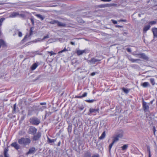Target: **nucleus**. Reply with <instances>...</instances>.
<instances>
[{
    "mask_svg": "<svg viewBox=\"0 0 157 157\" xmlns=\"http://www.w3.org/2000/svg\"><path fill=\"white\" fill-rule=\"evenodd\" d=\"M18 142L20 144L26 146L30 143L31 140L29 138L22 137L18 140Z\"/></svg>",
    "mask_w": 157,
    "mask_h": 157,
    "instance_id": "nucleus-1",
    "label": "nucleus"
},
{
    "mask_svg": "<svg viewBox=\"0 0 157 157\" xmlns=\"http://www.w3.org/2000/svg\"><path fill=\"white\" fill-rule=\"evenodd\" d=\"M29 122L33 125H38L40 123L39 119L35 117H32L30 118Z\"/></svg>",
    "mask_w": 157,
    "mask_h": 157,
    "instance_id": "nucleus-2",
    "label": "nucleus"
},
{
    "mask_svg": "<svg viewBox=\"0 0 157 157\" xmlns=\"http://www.w3.org/2000/svg\"><path fill=\"white\" fill-rule=\"evenodd\" d=\"M37 129L35 127L31 126L29 127L28 131V133L29 134H31L33 135L35 134L37 131Z\"/></svg>",
    "mask_w": 157,
    "mask_h": 157,
    "instance_id": "nucleus-3",
    "label": "nucleus"
},
{
    "mask_svg": "<svg viewBox=\"0 0 157 157\" xmlns=\"http://www.w3.org/2000/svg\"><path fill=\"white\" fill-rule=\"evenodd\" d=\"M34 29V28L33 27H31L30 29L29 32L27 33L23 39H25L26 38H29V37L33 34V30Z\"/></svg>",
    "mask_w": 157,
    "mask_h": 157,
    "instance_id": "nucleus-4",
    "label": "nucleus"
},
{
    "mask_svg": "<svg viewBox=\"0 0 157 157\" xmlns=\"http://www.w3.org/2000/svg\"><path fill=\"white\" fill-rule=\"evenodd\" d=\"M89 51L87 49H85L84 50H77L76 53L78 56H80L83 54V53H88Z\"/></svg>",
    "mask_w": 157,
    "mask_h": 157,
    "instance_id": "nucleus-5",
    "label": "nucleus"
},
{
    "mask_svg": "<svg viewBox=\"0 0 157 157\" xmlns=\"http://www.w3.org/2000/svg\"><path fill=\"white\" fill-rule=\"evenodd\" d=\"M101 59H96L95 58H92L90 60L87 61L88 63L90 64H94L95 63L100 61Z\"/></svg>",
    "mask_w": 157,
    "mask_h": 157,
    "instance_id": "nucleus-6",
    "label": "nucleus"
},
{
    "mask_svg": "<svg viewBox=\"0 0 157 157\" xmlns=\"http://www.w3.org/2000/svg\"><path fill=\"white\" fill-rule=\"evenodd\" d=\"M99 108H98L96 109L90 108L89 109V111L88 113V115H90V113H99Z\"/></svg>",
    "mask_w": 157,
    "mask_h": 157,
    "instance_id": "nucleus-7",
    "label": "nucleus"
},
{
    "mask_svg": "<svg viewBox=\"0 0 157 157\" xmlns=\"http://www.w3.org/2000/svg\"><path fill=\"white\" fill-rule=\"evenodd\" d=\"M17 35L19 37H21L22 36V32L20 31L18 29H16L13 34V36H15Z\"/></svg>",
    "mask_w": 157,
    "mask_h": 157,
    "instance_id": "nucleus-8",
    "label": "nucleus"
},
{
    "mask_svg": "<svg viewBox=\"0 0 157 157\" xmlns=\"http://www.w3.org/2000/svg\"><path fill=\"white\" fill-rule=\"evenodd\" d=\"M41 133L40 132H38L37 133L34 135L33 137V140L34 141H36L38 140L41 137Z\"/></svg>",
    "mask_w": 157,
    "mask_h": 157,
    "instance_id": "nucleus-9",
    "label": "nucleus"
},
{
    "mask_svg": "<svg viewBox=\"0 0 157 157\" xmlns=\"http://www.w3.org/2000/svg\"><path fill=\"white\" fill-rule=\"evenodd\" d=\"M143 106L144 111H147L149 109V105L147 103L144 101H143Z\"/></svg>",
    "mask_w": 157,
    "mask_h": 157,
    "instance_id": "nucleus-10",
    "label": "nucleus"
},
{
    "mask_svg": "<svg viewBox=\"0 0 157 157\" xmlns=\"http://www.w3.org/2000/svg\"><path fill=\"white\" fill-rule=\"evenodd\" d=\"M11 146L14 147L16 150H18L21 148V146L16 142L12 143Z\"/></svg>",
    "mask_w": 157,
    "mask_h": 157,
    "instance_id": "nucleus-11",
    "label": "nucleus"
},
{
    "mask_svg": "<svg viewBox=\"0 0 157 157\" xmlns=\"http://www.w3.org/2000/svg\"><path fill=\"white\" fill-rule=\"evenodd\" d=\"M36 151V149L34 147H32L31 148H30L29 151L27 153V155H28L29 154H32L34 153Z\"/></svg>",
    "mask_w": 157,
    "mask_h": 157,
    "instance_id": "nucleus-12",
    "label": "nucleus"
},
{
    "mask_svg": "<svg viewBox=\"0 0 157 157\" xmlns=\"http://www.w3.org/2000/svg\"><path fill=\"white\" fill-rule=\"evenodd\" d=\"M154 38L157 37V28H154L152 29Z\"/></svg>",
    "mask_w": 157,
    "mask_h": 157,
    "instance_id": "nucleus-13",
    "label": "nucleus"
},
{
    "mask_svg": "<svg viewBox=\"0 0 157 157\" xmlns=\"http://www.w3.org/2000/svg\"><path fill=\"white\" fill-rule=\"evenodd\" d=\"M150 25H149L144 26L143 28V31L144 33H146L150 29Z\"/></svg>",
    "mask_w": 157,
    "mask_h": 157,
    "instance_id": "nucleus-14",
    "label": "nucleus"
},
{
    "mask_svg": "<svg viewBox=\"0 0 157 157\" xmlns=\"http://www.w3.org/2000/svg\"><path fill=\"white\" fill-rule=\"evenodd\" d=\"M138 55H140V57L141 58L145 60H147L148 59V58L147 56L144 53L140 54H138Z\"/></svg>",
    "mask_w": 157,
    "mask_h": 157,
    "instance_id": "nucleus-15",
    "label": "nucleus"
},
{
    "mask_svg": "<svg viewBox=\"0 0 157 157\" xmlns=\"http://www.w3.org/2000/svg\"><path fill=\"white\" fill-rule=\"evenodd\" d=\"M19 15L18 13L16 12H14L12 13L10 16V17H14L17 16Z\"/></svg>",
    "mask_w": 157,
    "mask_h": 157,
    "instance_id": "nucleus-16",
    "label": "nucleus"
},
{
    "mask_svg": "<svg viewBox=\"0 0 157 157\" xmlns=\"http://www.w3.org/2000/svg\"><path fill=\"white\" fill-rule=\"evenodd\" d=\"M129 60L132 63L136 62L137 61H140V60L139 59H135L131 58H128Z\"/></svg>",
    "mask_w": 157,
    "mask_h": 157,
    "instance_id": "nucleus-17",
    "label": "nucleus"
},
{
    "mask_svg": "<svg viewBox=\"0 0 157 157\" xmlns=\"http://www.w3.org/2000/svg\"><path fill=\"white\" fill-rule=\"evenodd\" d=\"M105 131H104L102 133V134L101 136L99 137V139L100 140H102L105 138Z\"/></svg>",
    "mask_w": 157,
    "mask_h": 157,
    "instance_id": "nucleus-18",
    "label": "nucleus"
},
{
    "mask_svg": "<svg viewBox=\"0 0 157 157\" xmlns=\"http://www.w3.org/2000/svg\"><path fill=\"white\" fill-rule=\"evenodd\" d=\"M57 24L59 26L63 27H65L66 25L65 24L61 22H59L58 21H57Z\"/></svg>",
    "mask_w": 157,
    "mask_h": 157,
    "instance_id": "nucleus-19",
    "label": "nucleus"
},
{
    "mask_svg": "<svg viewBox=\"0 0 157 157\" xmlns=\"http://www.w3.org/2000/svg\"><path fill=\"white\" fill-rule=\"evenodd\" d=\"M36 16L37 17L40 19L41 20H43L44 18V17L42 16L40 14H37L36 15Z\"/></svg>",
    "mask_w": 157,
    "mask_h": 157,
    "instance_id": "nucleus-20",
    "label": "nucleus"
},
{
    "mask_svg": "<svg viewBox=\"0 0 157 157\" xmlns=\"http://www.w3.org/2000/svg\"><path fill=\"white\" fill-rule=\"evenodd\" d=\"M121 132L120 133L117 134L116 136L119 139V138H122L123 136V132L122 130H121Z\"/></svg>",
    "mask_w": 157,
    "mask_h": 157,
    "instance_id": "nucleus-21",
    "label": "nucleus"
},
{
    "mask_svg": "<svg viewBox=\"0 0 157 157\" xmlns=\"http://www.w3.org/2000/svg\"><path fill=\"white\" fill-rule=\"evenodd\" d=\"M91 153L88 151L86 152L84 155V157H91Z\"/></svg>",
    "mask_w": 157,
    "mask_h": 157,
    "instance_id": "nucleus-22",
    "label": "nucleus"
},
{
    "mask_svg": "<svg viewBox=\"0 0 157 157\" xmlns=\"http://www.w3.org/2000/svg\"><path fill=\"white\" fill-rule=\"evenodd\" d=\"M37 65L36 63H34L31 67V69L32 70H35L37 67Z\"/></svg>",
    "mask_w": 157,
    "mask_h": 157,
    "instance_id": "nucleus-23",
    "label": "nucleus"
},
{
    "mask_svg": "<svg viewBox=\"0 0 157 157\" xmlns=\"http://www.w3.org/2000/svg\"><path fill=\"white\" fill-rule=\"evenodd\" d=\"M149 85V83L148 82H144L143 83L142 86L144 87H146Z\"/></svg>",
    "mask_w": 157,
    "mask_h": 157,
    "instance_id": "nucleus-24",
    "label": "nucleus"
},
{
    "mask_svg": "<svg viewBox=\"0 0 157 157\" xmlns=\"http://www.w3.org/2000/svg\"><path fill=\"white\" fill-rule=\"evenodd\" d=\"M128 147V144H125L124 145H123V146L121 147L122 150V151H124Z\"/></svg>",
    "mask_w": 157,
    "mask_h": 157,
    "instance_id": "nucleus-25",
    "label": "nucleus"
},
{
    "mask_svg": "<svg viewBox=\"0 0 157 157\" xmlns=\"http://www.w3.org/2000/svg\"><path fill=\"white\" fill-rule=\"evenodd\" d=\"M119 139L117 136H115L114 137L113 142L115 143L118 141Z\"/></svg>",
    "mask_w": 157,
    "mask_h": 157,
    "instance_id": "nucleus-26",
    "label": "nucleus"
},
{
    "mask_svg": "<svg viewBox=\"0 0 157 157\" xmlns=\"http://www.w3.org/2000/svg\"><path fill=\"white\" fill-rule=\"evenodd\" d=\"M48 142L50 143H53L56 141V140L55 139L51 140L48 137Z\"/></svg>",
    "mask_w": 157,
    "mask_h": 157,
    "instance_id": "nucleus-27",
    "label": "nucleus"
},
{
    "mask_svg": "<svg viewBox=\"0 0 157 157\" xmlns=\"http://www.w3.org/2000/svg\"><path fill=\"white\" fill-rule=\"evenodd\" d=\"M156 23V22L155 21H151L149 22V25H155Z\"/></svg>",
    "mask_w": 157,
    "mask_h": 157,
    "instance_id": "nucleus-28",
    "label": "nucleus"
},
{
    "mask_svg": "<svg viewBox=\"0 0 157 157\" xmlns=\"http://www.w3.org/2000/svg\"><path fill=\"white\" fill-rule=\"evenodd\" d=\"M33 109L31 108L30 109H29L28 110V115H30L31 114L32 112L33 111Z\"/></svg>",
    "mask_w": 157,
    "mask_h": 157,
    "instance_id": "nucleus-29",
    "label": "nucleus"
},
{
    "mask_svg": "<svg viewBox=\"0 0 157 157\" xmlns=\"http://www.w3.org/2000/svg\"><path fill=\"white\" fill-rule=\"evenodd\" d=\"M122 90L125 93H128L129 92V90L124 87L122 88Z\"/></svg>",
    "mask_w": 157,
    "mask_h": 157,
    "instance_id": "nucleus-30",
    "label": "nucleus"
},
{
    "mask_svg": "<svg viewBox=\"0 0 157 157\" xmlns=\"http://www.w3.org/2000/svg\"><path fill=\"white\" fill-rule=\"evenodd\" d=\"M150 81L151 82V84L154 85L155 84V82L154 81V78H151L150 79Z\"/></svg>",
    "mask_w": 157,
    "mask_h": 157,
    "instance_id": "nucleus-31",
    "label": "nucleus"
},
{
    "mask_svg": "<svg viewBox=\"0 0 157 157\" xmlns=\"http://www.w3.org/2000/svg\"><path fill=\"white\" fill-rule=\"evenodd\" d=\"M77 21L79 23H83L84 22V21L83 20H82L81 19H80L79 18H77Z\"/></svg>",
    "mask_w": 157,
    "mask_h": 157,
    "instance_id": "nucleus-32",
    "label": "nucleus"
},
{
    "mask_svg": "<svg viewBox=\"0 0 157 157\" xmlns=\"http://www.w3.org/2000/svg\"><path fill=\"white\" fill-rule=\"evenodd\" d=\"M40 41V40H36V41L33 40V41H31V42H29L27 43V45H29L31 43H36V42H39Z\"/></svg>",
    "mask_w": 157,
    "mask_h": 157,
    "instance_id": "nucleus-33",
    "label": "nucleus"
},
{
    "mask_svg": "<svg viewBox=\"0 0 157 157\" xmlns=\"http://www.w3.org/2000/svg\"><path fill=\"white\" fill-rule=\"evenodd\" d=\"M57 22V21L56 20H53L51 21H50L49 23L51 24H56Z\"/></svg>",
    "mask_w": 157,
    "mask_h": 157,
    "instance_id": "nucleus-34",
    "label": "nucleus"
},
{
    "mask_svg": "<svg viewBox=\"0 0 157 157\" xmlns=\"http://www.w3.org/2000/svg\"><path fill=\"white\" fill-rule=\"evenodd\" d=\"M67 51V49H66L65 48L63 50H61V51H59V52L58 53L59 54V53H62L63 52Z\"/></svg>",
    "mask_w": 157,
    "mask_h": 157,
    "instance_id": "nucleus-35",
    "label": "nucleus"
},
{
    "mask_svg": "<svg viewBox=\"0 0 157 157\" xmlns=\"http://www.w3.org/2000/svg\"><path fill=\"white\" fill-rule=\"evenodd\" d=\"M8 151V149L7 148H5L4 150V154H8L7 152Z\"/></svg>",
    "mask_w": 157,
    "mask_h": 157,
    "instance_id": "nucleus-36",
    "label": "nucleus"
},
{
    "mask_svg": "<svg viewBox=\"0 0 157 157\" xmlns=\"http://www.w3.org/2000/svg\"><path fill=\"white\" fill-rule=\"evenodd\" d=\"M95 101V100H86V102H87L89 103H92L93 102H94V101Z\"/></svg>",
    "mask_w": 157,
    "mask_h": 157,
    "instance_id": "nucleus-37",
    "label": "nucleus"
},
{
    "mask_svg": "<svg viewBox=\"0 0 157 157\" xmlns=\"http://www.w3.org/2000/svg\"><path fill=\"white\" fill-rule=\"evenodd\" d=\"M114 143H113V142H112L110 144V145H109V150L110 151L111 149L112 148V146H113V144H114Z\"/></svg>",
    "mask_w": 157,
    "mask_h": 157,
    "instance_id": "nucleus-38",
    "label": "nucleus"
},
{
    "mask_svg": "<svg viewBox=\"0 0 157 157\" xmlns=\"http://www.w3.org/2000/svg\"><path fill=\"white\" fill-rule=\"evenodd\" d=\"M147 151L149 152V157H150H150H151L150 148L149 147H148L147 148Z\"/></svg>",
    "mask_w": 157,
    "mask_h": 157,
    "instance_id": "nucleus-39",
    "label": "nucleus"
},
{
    "mask_svg": "<svg viewBox=\"0 0 157 157\" xmlns=\"http://www.w3.org/2000/svg\"><path fill=\"white\" fill-rule=\"evenodd\" d=\"M48 53H50L51 54V56H52V55L56 54V53L52 51H51L50 52H48Z\"/></svg>",
    "mask_w": 157,
    "mask_h": 157,
    "instance_id": "nucleus-40",
    "label": "nucleus"
},
{
    "mask_svg": "<svg viewBox=\"0 0 157 157\" xmlns=\"http://www.w3.org/2000/svg\"><path fill=\"white\" fill-rule=\"evenodd\" d=\"M109 6V5L108 4L102 5H101V7H107L108 6Z\"/></svg>",
    "mask_w": 157,
    "mask_h": 157,
    "instance_id": "nucleus-41",
    "label": "nucleus"
},
{
    "mask_svg": "<svg viewBox=\"0 0 157 157\" xmlns=\"http://www.w3.org/2000/svg\"><path fill=\"white\" fill-rule=\"evenodd\" d=\"M112 21L114 24H117V21L113 20H112Z\"/></svg>",
    "mask_w": 157,
    "mask_h": 157,
    "instance_id": "nucleus-42",
    "label": "nucleus"
},
{
    "mask_svg": "<svg viewBox=\"0 0 157 157\" xmlns=\"http://www.w3.org/2000/svg\"><path fill=\"white\" fill-rule=\"evenodd\" d=\"M126 50L129 52H131V50L130 48H126Z\"/></svg>",
    "mask_w": 157,
    "mask_h": 157,
    "instance_id": "nucleus-43",
    "label": "nucleus"
},
{
    "mask_svg": "<svg viewBox=\"0 0 157 157\" xmlns=\"http://www.w3.org/2000/svg\"><path fill=\"white\" fill-rule=\"evenodd\" d=\"M87 93L86 92L84 93L82 95L83 97H84L87 96Z\"/></svg>",
    "mask_w": 157,
    "mask_h": 157,
    "instance_id": "nucleus-44",
    "label": "nucleus"
},
{
    "mask_svg": "<svg viewBox=\"0 0 157 157\" xmlns=\"http://www.w3.org/2000/svg\"><path fill=\"white\" fill-rule=\"evenodd\" d=\"M92 157H99V155L98 154H96L93 155Z\"/></svg>",
    "mask_w": 157,
    "mask_h": 157,
    "instance_id": "nucleus-45",
    "label": "nucleus"
},
{
    "mask_svg": "<svg viewBox=\"0 0 157 157\" xmlns=\"http://www.w3.org/2000/svg\"><path fill=\"white\" fill-rule=\"evenodd\" d=\"M16 107V104H14L13 105V110L14 112L15 111Z\"/></svg>",
    "mask_w": 157,
    "mask_h": 157,
    "instance_id": "nucleus-46",
    "label": "nucleus"
},
{
    "mask_svg": "<svg viewBox=\"0 0 157 157\" xmlns=\"http://www.w3.org/2000/svg\"><path fill=\"white\" fill-rule=\"evenodd\" d=\"M30 20H31V21L32 22L33 24L34 23V20L32 18H31Z\"/></svg>",
    "mask_w": 157,
    "mask_h": 157,
    "instance_id": "nucleus-47",
    "label": "nucleus"
},
{
    "mask_svg": "<svg viewBox=\"0 0 157 157\" xmlns=\"http://www.w3.org/2000/svg\"><path fill=\"white\" fill-rule=\"evenodd\" d=\"M75 98H83L82 96H76Z\"/></svg>",
    "mask_w": 157,
    "mask_h": 157,
    "instance_id": "nucleus-48",
    "label": "nucleus"
},
{
    "mask_svg": "<svg viewBox=\"0 0 157 157\" xmlns=\"http://www.w3.org/2000/svg\"><path fill=\"white\" fill-rule=\"evenodd\" d=\"M153 132H154V134L155 135V132L156 131V129H155V127H153Z\"/></svg>",
    "mask_w": 157,
    "mask_h": 157,
    "instance_id": "nucleus-49",
    "label": "nucleus"
},
{
    "mask_svg": "<svg viewBox=\"0 0 157 157\" xmlns=\"http://www.w3.org/2000/svg\"><path fill=\"white\" fill-rule=\"evenodd\" d=\"M26 40H22L21 41V44H23L24 43V42H26Z\"/></svg>",
    "mask_w": 157,
    "mask_h": 157,
    "instance_id": "nucleus-50",
    "label": "nucleus"
},
{
    "mask_svg": "<svg viewBox=\"0 0 157 157\" xmlns=\"http://www.w3.org/2000/svg\"><path fill=\"white\" fill-rule=\"evenodd\" d=\"M49 38V36L48 35H47V36H44V38H43V39H45L46 38Z\"/></svg>",
    "mask_w": 157,
    "mask_h": 157,
    "instance_id": "nucleus-51",
    "label": "nucleus"
},
{
    "mask_svg": "<svg viewBox=\"0 0 157 157\" xmlns=\"http://www.w3.org/2000/svg\"><path fill=\"white\" fill-rule=\"evenodd\" d=\"M4 157H9V154H4Z\"/></svg>",
    "mask_w": 157,
    "mask_h": 157,
    "instance_id": "nucleus-52",
    "label": "nucleus"
},
{
    "mask_svg": "<svg viewBox=\"0 0 157 157\" xmlns=\"http://www.w3.org/2000/svg\"><path fill=\"white\" fill-rule=\"evenodd\" d=\"M111 0H101V1L103 2H110Z\"/></svg>",
    "mask_w": 157,
    "mask_h": 157,
    "instance_id": "nucleus-53",
    "label": "nucleus"
},
{
    "mask_svg": "<svg viewBox=\"0 0 157 157\" xmlns=\"http://www.w3.org/2000/svg\"><path fill=\"white\" fill-rule=\"evenodd\" d=\"M95 72H93L92 73H91V75L92 76H93L94 75H95Z\"/></svg>",
    "mask_w": 157,
    "mask_h": 157,
    "instance_id": "nucleus-54",
    "label": "nucleus"
},
{
    "mask_svg": "<svg viewBox=\"0 0 157 157\" xmlns=\"http://www.w3.org/2000/svg\"><path fill=\"white\" fill-rule=\"evenodd\" d=\"M70 43L72 45H75V42L72 41H71L70 42Z\"/></svg>",
    "mask_w": 157,
    "mask_h": 157,
    "instance_id": "nucleus-55",
    "label": "nucleus"
},
{
    "mask_svg": "<svg viewBox=\"0 0 157 157\" xmlns=\"http://www.w3.org/2000/svg\"><path fill=\"white\" fill-rule=\"evenodd\" d=\"M84 109V107H79V109L80 110H82Z\"/></svg>",
    "mask_w": 157,
    "mask_h": 157,
    "instance_id": "nucleus-56",
    "label": "nucleus"
},
{
    "mask_svg": "<svg viewBox=\"0 0 157 157\" xmlns=\"http://www.w3.org/2000/svg\"><path fill=\"white\" fill-rule=\"evenodd\" d=\"M46 104V103L45 102H42V103H40V104L41 105H45Z\"/></svg>",
    "mask_w": 157,
    "mask_h": 157,
    "instance_id": "nucleus-57",
    "label": "nucleus"
},
{
    "mask_svg": "<svg viewBox=\"0 0 157 157\" xmlns=\"http://www.w3.org/2000/svg\"><path fill=\"white\" fill-rule=\"evenodd\" d=\"M120 21H123V22H126V20H121Z\"/></svg>",
    "mask_w": 157,
    "mask_h": 157,
    "instance_id": "nucleus-58",
    "label": "nucleus"
},
{
    "mask_svg": "<svg viewBox=\"0 0 157 157\" xmlns=\"http://www.w3.org/2000/svg\"><path fill=\"white\" fill-rule=\"evenodd\" d=\"M42 108L43 109H45V108H46V107L45 106H43Z\"/></svg>",
    "mask_w": 157,
    "mask_h": 157,
    "instance_id": "nucleus-59",
    "label": "nucleus"
},
{
    "mask_svg": "<svg viewBox=\"0 0 157 157\" xmlns=\"http://www.w3.org/2000/svg\"><path fill=\"white\" fill-rule=\"evenodd\" d=\"M60 143H60V141H59V142L58 143V146H59V145H60Z\"/></svg>",
    "mask_w": 157,
    "mask_h": 157,
    "instance_id": "nucleus-60",
    "label": "nucleus"
},
{
    "mask_svg": "<svg viewBox=\"0 0 157 157\" xmlns=\"http://www.w3.org/2000/svg\"><path fill=\"white\" fill-rule=\"evenodd\" d=\"M117 26H118V27H121V26H120V25H117Z\"/></svg>",
    "mask_w": 157,
    "mask_h": 157,
    "instance_id": "nucleus-61",
    "label": "nucleus"
},
{
    "mask_svg": "<svg viewBox=\"0 0 157 157\" xmlns=\"http://www.w3.org/2000/svg\"><path fill=\"white\" fill-rule=\"evenodd\" d=\"M0 157H3L1 155H0Z\"/></svg>",
    "mask_w": 157,
    "mask_h": 157,
    "instance_id": "nucleus-62",
    "label": "nucleus"
},
{
    "mask_svg": "<svg viewBox=\"0 0 157 157\" xmlns=\"http://www.w3.org/2000/svg\"><path fill=\"white\" fill-rule=\"evenodd\" d=\"M81 39V38H79L78 39H79V40Z\"/></svg>",
    "mask_w": 157,
    "mask_h": 157,
    "instance_id": "nucleus-63",
    "label": "nucleus"
},
{
    "mask_svg": "<svg viewBox=\"0 0 157 157\" xmlns=\"http://www.w3.org/2000/svg\"><path fill=\"white\" fill-rule=\"evenodd\" d=\"M139 16L140 17V14H139Z\"/></svg>",
    "mask_w": 157,
    "mask_h": 157,
    "instance_id": "nucleus-64",
    "label": "nucleus"
}]
</instances>
